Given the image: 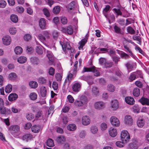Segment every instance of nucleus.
Listing matches in <instances>:
<instances>
[{
    "label": "nucleus",
    "instance_id": "1",
    "mask_svg": "<svg viewBox=\"0 0 149 149\" xmlns=\"http://www.w3.org/2000/svg\"><path fill=\"white\" fill-rule=\"evenodd\" d=\"M8 130L14 137H16L19 135L20 127L17 125H12L9 127Z\"/></svg>",
    "mask_w": 149,
    "mask_h": 149
},
{
    "label": "nucleus",
    "instance_id": "2",
    "mask_svg": "<svg viewBox=\"0 0 149 149\" xmlns=\"http://www.w3.org/2000/svg\"><path fill=\"white\" fill-rule=\"evenodd\" d=\"M120 137L122 141L125 143L128 142L130 139V136L129 133L125 130H123L121 132Z\"/></svg>",
    "mask_w": 149,
    "mask_h": 149
},
{
    "label": "nucleus",
    "instance_id": "3",
    "mask_svg": "<svg viewBox=\"0 0 149 149\" xmlns=\"http://www.w3.org/2000/svg\"><path fill=\"white\" fill-rule=\"evenodd\" d=\"M92 72L94 73V75L95 76L98 77L100 75L99 71L97 70L95 67H93L91 68H87L84 67L82 70V73H84L86 72Z\"/></svg>",
    "mask_w": 149,
    "mask_h": 149
},
{
    "label": "nucleus",
    "instance_id": "4",
    "mask_svg": "<svg viewBox=\"0 0 149 149\" xmlns=\"http://www.w3.org/2000/svg\"><path fill=\"white\" fill-rule=\"evenodd\" d=\"M110 121L113 126L117 127L120 125V122L119 119L115 116H111L110 118Z\"/></svg>",
    "mask_w": 149,
    "mask_h": 149
},
{
    "label": "nucleus",
    "instance_id": "5",
    "mask_svg": "<svg viewBox=\"0 0 149 149\" xmlns=\"http://www.w3.org/2000/svg\"><path fill=\"white\" fill-rule=\"evenodd\" d=\"M34 137V136L32 134L30 133H27L24 134L20 138L22 140L26 142H28L31 140Z\"/></svg>",
    "mask_w": 149,
    "mask_h": 149
},
{
    "label": "nucleus",
    "instance_id": "6",
    "mask_svg": "<svg viewBox=\"0 0 149 149\" xmlns=\"http://www.w3.org/2000/svg\"><path fill=\"white\" fill-rule=\"evenodd\" d=\"M11 37L8 35H6L3 36L2 38V41L4 45H8L11 43Z\"/></svg>",
    "mask_w": 149,
    "mask_h": 149
},
{
    "label": "nucleus",
    "instance_id": "7",
    "mask_svg": "<svg viewBox=\"0 0 149 149\" xmlns=\"http://www.w3.org/2000/svg\"><path fill=\"white\" fill-rule=\"evenodd\" d=\"M81 79L86 81L89 85H91L93 83V78L91 76H83L81 77Z\"/></svg>",
    "mask_w": 149,
    "mask_h": 149
},
{
    "label": "nucleus",
    "instance_id": "8",
    "mask_svg": "<svg viewBox=\"0 0 149 149\" xmlns=\"http://www.w3.org/2000/svg\"><path fill=\"white\" fill-rule=\"evenodd\" d=\"M61 31L65 33H68L70 35H71L73 33V29L72 27L70 26L67 28L62 27Z\"/></svg>",
    "mask_w": 149,
    "mask_h": 149
},
{
    "label": "nucleus",
    "instance_id": "9",
    "mask_svg": "<svg viewBox=\"0 0 149 149\" xmlns=\"http://www.w3.org/2000/svg\"><path fill=\"white\" fill-rule=\"evenodd\" d=\"M80 100L83 106V108H85L87 106L88 101L86 97L85 96H82L81 97Z\"/></svg>",
    "mask_w": 149,
    "mask_h": 149
},
{
    "label": "nucleus",
    "instance_id": "10",
    "mask_svg": "<svg viewBox=\"0 0 149 149\" xmlns=\"http://www.w3.org/2000/svg\"><path fill=\"white\" fill-rule=\"evenodd\" d=\"M119 107V104L118 101L114 100L111 102V108L113 111L117 110Z\"/></svg>",
    "mask_w": 149,
    "mask_h": 149
},
{
    "label": "nucleus",
    "instance_id": "11",
    "mask_svg": "<svg viewBox=\"0 0 149 149\" xmlns=\"http://www.w3.org/2000/svg\"><path fill=\"white\" fill-rule=\"evenodd\" d=\"M81 87V84L80 83L75 82L72 86V90L75 92H77L79 91Z\"/></svg>",
    "mask_w": 149,
    "mask_h": 149
},
{
    "label": "nucleus",
    "instance_id": "12",
    "mask_svg": "<svg viewBox=\"0 0 149 149\" xmlns=\"http://www.w3.org/2000/svg\"><path fill=\"white\" fill-rule=\"evenodd\" d=\"M0 111L1 114L5 115H8L11 113L10 109L6 108L4 106L0 107Z\"/></svg>",
    "mask_w": 149,
    "mask_h": 149
},
{
    "label": "nucleus",
    "instance_id": "13",
    "mask_svg": "<svg viewBox=\"0 0 149 149\" xmlns=\"http://www.w3.org/2000/svg\"><path fill=\"white\" fill-rule=\"evenodd\" d=\"M40 93L42 97H46L47 93V88L44 86H41L40 89Z\"/></svg>",
    "mask_w": 149,
    "mask_h": 149
},
{
    "label": "nucleus",
    "instance_id": "14",
    "mask_svg": "<svg viewBox=\"0 0 149 149\" xmlns=\"http://www.w3.org/2000/svg\"><path fill=\"white\" fill-rule=\"evenodd\" d=\"M109 133L110 136L114 137L117 135V132L116 129L111 127L109 129Z\"/></svg>",
    "mask_w": 149,
    "mask_h": 149
},
{
    "label": "nucleus",
    "instance_id": "15",
    "mask_svg": "<svg viewBox=\"0 0 149 149\" xmlns=\"http://www.w3.org/2000/svg\"><path fill=\"white\" fill-rule=\"evenodd\" d=\"M90 120L88 117L87 116H84L82 118V123L84 125H87L89 124Z\"/></svg>",
    "mask_w": 149,
    "mask_h": 149
},
{
    "label": "nucleus",
    "instance_id": "16",
    "mask_svg": "<svg viewBox=\"0 0 149 149\" xmlns=\"http://www.w3.org/2000/svg\"><path fill=\"white\" fill-rule=\"evenodd\" d=\"M39 24L40 28L41 29H46V22L44 19L42 18L40 19Z\"/></svg>",
    "mask_w": 149,
    "mask_h": 149
},
{
    "label": "nucleus",
    "instance_id": "17",
    "mask_svg": "<svg viewBox=\"0 0 149 149\" xmlns=\"http://www.w3.org/2000/svg\"><path fill=\"white\" fill-rule=\"evenodd\" d=\"M105 104L102 102H96L94 104L95 108L97 109H101L104 108Z\"/></svg>",
    "mask_w": 149,
    "mask_h": 149
},
{
    "label": "nucleus",
    "instance_id": "18",
    "mask_svg": "<svg viewBox=\"0 0 149 149\" xmlns=\"http://www.w3.org/2000/svg\"><path fill=\"white\" fill-rule=\"evenodd\" d=\"M132 123V119L131 117L129 115H126L125 117V123L127 125H131Z\"/></svg>",
    "mask_w": 149,
    "mask_h": 149
},
{
    "label": "nucleus",
    "instance_id": "19",
    "mask_svg": "<svg viewBox=\"0 0 149 149\" xmlns=\"http://www.w3.org/2000/svg\"><path fill=\"white\" fill-rule=\"evenodd\" d=\"M87 38H85L82 39L78 43L79 45L78 47L79 49V50L82 49L83 47L87 42Z\"/></svg>",
    "mask_w": 149,
    "mask_h": 149
},
{
    "label": "nucleus",
    "instance_id": "20",
    "mask_svg": "<svg viewBox=\"0 0 149 149\" xmlns=\"http://www.w3.org/2000/svg\"><path fill=\"white\" fill-rule=\"evenodd\" d=\"M125 100L126 103L130 105H133L135 102L134 99L131 97H125Z\"/></svg>",
    "mask_w": 149,
    "mask_h": 149
},
{
    "label": "nucleus",
    "instance_id": "21",
    "mask_svg": "<svg viewBox=\"0 0 149 149\" xmlns=\"http://www.w3.org/2000/svg\"><path fill=\"white\" fill-rule=\"evenodd\" d=\"M139 101L143 105H149V99L147 98L142 97L139 100Z\"/></svg>",
    "mask_w": 149,
    "mask_h": 149
},
{
    "label": "nucleus",
    "instance_id": "22",
    "mask_svg": "<svg viewBox=\"0 0 149 149\" xmlns=\"http://www.w3.org/2000/svg\"><path fill=\"white\" fill-rule=\"evenodd\" d=\"M118 53L120 54L121 58L126 59L130 57L129 55L123 52L117 50Z\"/></svg>",
    "mask_w": 149,
    "mask_h": 149
},
{
    "label": "nucleus",
    "instance_id": "23",
    "mask_svg": "<svg viewBox=\"0 0 149 149\" xmlns=\"http://www.w3.org/2000/svg\"><path fill=\"white\" fill-rule=\"evenodd\" d=\"M66 139L63 136L61 135L58 136L56 139L57 142L58 143L63 144L65 141Z\"/></svg>",
    "mask_w": 149,
    "mask_h": 149
},
{
    "label": "nucleus",
    "instance_id": "24",
    "mask_svg": "<svg viewBox=\"0 0 149 149\" xmlns=\"http://www.w3.org/2000/svg\"><path fill=\"white\" fill-rule=\"evenodd\" d=\"M18 97L17 95L15 93H11L8 97V100L10 101L15 100Z\"/></svg>",
    "mask_w": 149,
    "mask_h": 149
},
{
    "label": "nucleus",
    "instance_id": "25",
    "mask_svg": "<svg viewBox=\"0 0 149 149\" xmlns=\"http://www.w3.org/2000/svg\"><path fill=\"white\" fill-rule=\"evenodd\" d=\"M73 78V74L70 73H69L65 80L64 84L65 85L67 83L70 84L71 81Z\"/></svg>",
    "mask_w": 149,
    "mask_h": 149
},
{
    "label": "nucleus",
    "instance_id": "26",
    "mask_svg": "<svg viewBox=\"0 0 149 149\" xmlns=\"http://www.w3.org/2000/svg\"><path fill=\"white\" fill-rule=\"evenodd\" d=\"M40 129V127L38 125H34L31 128L32 131L35 133L38 132Z\"/></svg>",
    "mask_w": 149,
    "mask_h": 149
},
{
    "label": "nucleus",
    "instance_id": "27",
    "mask_svg": "<svg viewBox=\"0 0 149 149\" xmlns=\"http://www.w3.org/2000/svg\"><path fill=\"white\" fill-rule=\"evenodd\" d=\"M90 129L91 132L93 134H97L98 130L97 127L95 125L91 126Z\"/></svg>",
    "mask_w": 149,
    "mask_h": 149
},
{
    "label": "nucleus",
    "instance_id": "28",
    "mask_svg": "<svg viewBox=\"0 0 149 149\" xmlns=\"http://www.w3.org/2000/svg\"><path fill=\"white\" fill-rule=\"evenodd\" d=\"M46 54L49 61L53 62L54 60L53 54L51 52L49 51H46Z\"/></svg>",
    "mask_w": 149,
    "mask_h": 149
},
{
    "label": "nucleus",
    "instance_id": "29",
    "mask_svg": "<svg viewBox=\"0 0 149 149\" xmlns=\"http://www.w3.org/2000/svg\"><path fill=\"white\" fill-rule=\"evenodd\" d=\"M76 125L74 124H70L68 125L67 127V129L70 131H74L76 129Z\"/></svg>",
    "mask_w": 149,
    "mask_h": 149
},
{
    "label": "nucleus",
    "instance_id": "30",
    "mask_svg": "<svg viewBox=\"0 0 149 149\" xmlns=\"http://www.w3.org/2000/svg\"><path fill=\"white\" fill-rule=\"evenodd\" d=\"M110 8L109 5L106 6L105 7L103 10V13L106 17L107 18V12L109 10Z\"/></svg>",
    "mask_w": 149,
    "mask_h": 149
},
{
    "label": "nucleus",
    "instance_id": "31",
    "mask_svg": "<svg viewBox=\"0 0 149 149\" xmlns=\"http://www.w3.org/2000/svg\"><path fill=\"white\" fill-rule=\"evenodd\" d=\"M29 85L31 88H35L38 86L37 83L34 81H30L29 83Z\"/></svg>",
    "mask_w": 149,
    "mask_h": 149
},
{
    "label": "nucleus",
    "instance_id": "32",
    "mask_svg": "<svg viewBox=\"0 0 149 149\" xmlns=\"http://www.w3.org/2000/svg\"><path fill=\"white\" fill-rule=\"evenodd\" d=\"M44 116V115H43L42 112L41 111H39L36 113V118L37 119H42L43 118Z\"/></svg>",
    "mask_w": 149,
    "mask_h": 149
},
{
    "label": "nucleus",
    "instance_id": "33",
    "mask_svg": "<svg viewBox=\"0 0 149 149\" xmlns=\"http://www.w3.org/2000/svg\"><path fill=\"white\" fill-rule=\"evenodd\" d=\"M115 86L112 84H108L107 86V89L108 90L111 92H114L115 90Z\"/></svg>",
    "mask_w": 149,
    "mask_h": 149
},
{
    "label": "nucleus",
    "instance_id": "34",
    "mask_svg": "<svg viewBox=\"0 0 149 149\" xmlns=\"http://www.w3.org/2000/svg\"><path fill=\"white\" fill-rule=\"evenodd\" d=\"M22 49L19 46H17L15 47L14 51L16 54H20L22 53Z\"/></svg>",
    "mask_w": 149,
    "mask_h": 149
},
{
    "label": "nucleus",
    "instance_id": "35",
    "mask_svg": "<svg viewBox=\"0 0 149 149\" xmlns=\"http://www.w3.org/2000/svg\"><path fill=\"white\" fill-rule=\"evenodd\" d=\"M26 58L24 56H21L17 59V61L20 63H23L26 61Z\"/></svg>",
    "mask_w": 149,
    "mask_h": 149
},
{
    "label": "nucleus",
    "instance_id": "36",
    "mask_svg": "<svg viewBox=\"0 0 149 149\" xmlns=\"http://www.w3.org/2000/svg\"><path fill=\"white\" fill-rule=\"evenodd\" d=\"M132 39L134 40H137L138 41V43L141 45V38L139 36L136 35L133 36L132 37Z\"/></svg>",
    "mask_w": 149,
    "mask_h": 149
},
{
    "label": "nucleus",
    "instance_id": "37",
    "mask_svg": "<svg viewBox=\"0 0 149 149\" xmlns=\"http://www.w3.org/2000/svg\"><path fill=\"white\" fill-rule=\"evenodd\" d=\"M36 52L38 54H41L43 53V50L42 46L40 45L37 46L36 47Z\"/></svg>",
    "mask_w": 149,
    "mask_h": 149
},
{
    "label": "nucleus",
    "instance_id": "38",
    "mask_svg": "<svg viewBox=\"0 0 149 149\" xmlns=\"http://www.w3.org/2000/svg\"><path fill=\"white\" fill-rule=\"evenodd\" d=\"M12 86L10 84H8L5 88V92L7 93H10L12 90Z\"/></svg>",
    "mask_w": 149,
    "mask_h": 149
},
{
    "label": "nucleus",
    "instance_id": "39",
    "mask_svg": "<svg viewBox=\"0 0 149 149\" xmlns=\"http://www.w3.org/2000/svg\"><path fill=\"white\" fill-rule=\"evenodd\" d=\"M10 19L11 21L14 23H16L18 20L17 16L15 15H11L10 17Z\"/></svg>",
    "mask_w": 149,
    "mask_h": 149
},
{
    "label": "nucleus",
    "instance_id": "40",
    "mask_svg": "<svg viewBox=\"0 0 149 149\" xmlns=\"http://www.w3.org/2000/svg\"><path fill=\"white\" fill-rule=\"evenodd\" d=\"M16 77L17 76L16 74L14 72H12L10 73L8 76L9 79L12 80L15 79Z\"/></svg>",
    "mask_w": 149,
    "mask_h": 149
},
{
    "label": "nucleus",
    "instance_id": "41",
    "mask_svg": "<svg viewBox=\"0 0 149 149\" xmlns=\"http://www.w3.org/2000/svg\"><path fill=\"white\" fill-rule=\"evenodd\" d=\"M47 144L49 147H52L54 146V143L52 139H49L47 140Z\"/></svg>",
    "mask_w": 149,
    "mask_h": 149
},
{
    "label": "nucleus",
    "instance_id": "42",
    "mask_svg": "<svg viewBox=\"0 0 149 149\" xmlns=\"http://www.w3.org/2000/svg\"><path fill=\"white\" fill-rule=\"evenodd\" d=\"M31 61L34 64L37 65L39 63L38 58L36 57H32L31 58Z\"/></svg>",
    "mask_w": 149,
    "mask_h": 149
},
{
    "label": "nucleus",
    "instance_id": "43",
    "mask_svg": "<svg viewBox=\"0 0 149 149\" xmlns=\"http://www.w3.org/2000/svg\"><path fill=\"white\" fill-rule=\"evenodd\" d=\"M127 32L131 34H134L135 33V30L131 26H129L127 28Z\"/></svg>",
    "mask_w": 149,
    "mask_h": 149
},
{
    "label": "nucleus",
    "instance_id": "44",
    "mask_svg": "<svg viewBox=\"0 0 149 149\" xmlns=\"http://www.w3.org/2000/svg\"><path fill=\"white\" fill-rule=\"evenodd\" d=\"M137 124L139 127H142L144 125V121L142 119L139 120L137 121Z\"/></svg>",
    "mask_w": 149,
    "mask_h": 149
},
{
    "label": "nucleus",
    "instance_id": "45",
    "mask_svg": "<svg viewBox=\"0 0 149 149\" xmlns=\"http://www.w3.org/2000/svg\"><path fill=\"white\" fill-rule=\"evenodd\" d=\"M113 65V63L111 62L106 61L103 67L105 68H110Z\"/></svg>",
    "mask_w": 149,
    "mask_h": 149
},
{
    "label": "nucleus",
    "instance_id": "46",
    "mask_svg": "<svg viewBox=\"0 0 149 149\" xmlns=\"http://www.w3.org/2000/svg\"><path fill=\"white\" fill-rule=\"evenodd\" d=\"M140 94V92L139 89L138 88H135L133 91V95L136 97H138Z\"/></svg>",
    "mask_w": 149,
    "mask_h": 149
},
{
    "label": "nucleus",
    "instance_id": "47",
    "mask_svg": "<svg viewBox=\"0 0 149 149\" xmlns=\"http://www.w3.org/2000/svg\"><path fill=\"white\" fill-rule=\"evenodd\" d=\"M29 97L31 100H34L37 99V95L36 93H32L30 94Z\"/></svg>",
    "mask_w": 149,
    "mask_h": 149
},
{
    "label": "nucleus",
    "instance_id": "48",
    "mask_svg": "<svg viewBox=\"0 0 149 149\" xmlns=\"http://www.w3.org/2000/svg\"><path fill=\"white\" fill-rule=\"evenodd\" d=\"M92 92L93 94L95 96L98 95L99 93L98 90L96 87H94L92 88Z\"/></svg>",
    "mask_w": 149,
    "mask_h": 149
},
{
    "label": "nucleus",
    "instance_id": "49",
    "mask_svg": "<svg viewBox=\"0 0 149 149\" xmlns=\"http://www.w3.org/2000/svg\"><path fill=\"white\" fill-rule=\"evenodd\" d=\"M38 38L43 43L45 42L46 41V38L42 35V34H39L38 35Z\"/></svg>",
    "mask_w": 149,
    "mask_h": 149
},
{
    "label": "nucleus",
    "instance_id": "50",
    "mask_svg": "<svg viewBox=\"0 0 149 149\" xmlns=\"http://www.w3.org/2000/svg\"><path fill=\"white\" fill-rule=\"evenodd\" d=\"M60 11V8L58 6L55 7L53 9V12L55 14H58Z\"/></svg>",
    "mask_w": 149,
    "mask_h": 149
},
{
    "label": "nucleus",
    "instance_id": "51",
    "mask_svg": "<svg viewBox=\"0 0 149 149\" xmlns=\"http://www.w3.org/2000/svg\"><path fill=\"white\" fill-rule=\"evenodd\" d=\"M17 12L19 13H22L24 11V8L21 6H18L16 8Z\"/></svg>",
    "mask_w": 149,
    "mask_h": 149
},
{
    "label": "nucleus",
    "instance_id": "52",
    "mask_svg": "<svg viewBox=\"0 0 149 149\" xmlns=\"http://www.w3.org/2000/svg\"><path fill=\"white\" fill-rule=\"evenodd\" d=\"M43 11L45 15L47 17H49L50 16L49 10L47 8H44L43 10Z\"/></svg>",
    "mask_w": 149,
    "mask_h": 149
},
{
    "label": "nucleus",
    "instance_id": "53",
    "mask_svg": "<svg viewBox=\"0 0 149 149\" xmlns=\"http://www.w3.org/2000/svg\"><path fill=\"white\" fill-rule=\"evenodd\" d=\"M132 111L135 113H138L140 111V109L139 106L137 105H135L132 107Z\"/></svg>",
    "mask_w": 149,
    "mask_h": 149
},
{
    "label": "nucleus",
    "instance_id": "54",
    "mask_svg": "<svg viewBox=\"0 0 149 149\" xmlns=\"http://www.w3.org/2000/svg\"><path fill=\"white\" fill-rule=\"evenodd\" d=\"M108 49L105 48H99L97 49V51L99 53H103L107 52Z\"/></svg>",
    "mask_w": 149,
    "mask_h": 149
},
{
    "label": "nucleus",
    "instance_id": "55",
    "mask_svg": "<svg viewBox=\"0 0 149 149\" xmlns=\"http://www.w3.org/2000/svg\"><path fill=\"white\" fill-rule=\"evenodd\" d=\"M63 45L64 46V51L66 49L68 50H70L71 46L69 42H66L65 43H64Z\"/></svg>",
    "mask_w": 149,
    "mask_h": 149
},
{
    "label": "nucleus",
    "instance_id": "56",
    "mask_svg": "<svg viewBox=\"0 0 149 149\" xmlns=\"http://www.w3.org/2000/svg\"><path fill=\"white\" fill-rule=\"evenodd\" d=\"M112 59L116 64H118V62L120 61V58L116 56H112Z\"/></svg>",
    "mask_w": 149,
    "mask_h": 149
},
{
    "label": "nucleus",
    "instance_id": "57",
    "mask_svg": "<svg viewBox=\"0 0 149 149\" xmlns=\"http://www.w3.org/2000/svg\"><path fill=\"white\" fill-rule=\"evenodd\" d=\"M124 47L125 49L129 53H130V55L132 57L134 58L135 56L133 54L129 47L127 45H124Z\"/></svg>",
    "mask_w": 149,
    "mask_h": 149
},
{
    "label": "nucleus",
    "instance_id": "58",
    "mask_svg": "<svg viewBox=\"0 0 149 149\" xmlns=\"http://www.w3.org/2000/svg\"><path fill=\"white\" fill-rule=\"evenodd\" d=\"M42 35L45 37L46 39H49L50 38L49 33L47 31H44L42 32Z\"/></svg>",
    "mask_w": 149,
    "mask_h": 149
},
{
    "label": "nucleus",
    "instance_id": "59",
    "mask_svg": "<svg viewBox=\"0 0 149 149\" xmlns=\"http://www.w3.org/2000/svg\"><path fill=\"white\" fill-rule=\"evenodd\" d=\"M134 73L136 78L139 77L141 78L142 77V73L140 71H138L134 72Z\"/></svg>",
    "mask_w": 149,
    "mask_h": 149
},
{
    "label": "nucleus",
    "instance_id": "60",
    "mask_svg": "<svg viewBox=\"0 0 149 149\" xmlns=\"http://www.w3.org/2000/svg\"><path fill=\"white\" fill-rule=\"evenodd\" d=\"M10 33L12 35L15 34L16 32V30L15 28L13 27H11L9 29Z\"/></svg>",
    "mask_w": 149,
    "mask_h": 149
},
{
    "label": "nucleus",
    "instance_id": "61",
    "mask_svg": "<svg viewBox=\"0 0 149 149\" xmlns=\"http://www.w3.org/2000/svg\"><path fill=\"white\" fill-rule=\"evenodd\" d=\"M55 78L56 80L59 82L61 80L62 76L60 74L57 73L55 74Z\"/></svg>",
    "mask_w": 149,
    "mask_h": 149
},
{
    "label": "nucleus",
    "instance_id": "62",
    "mask_svg": "<svg viewBox=\"0 0 149 149\" xmlns=\"http://www.w3.org/2000/svg\"><path fill=\"white\" fill-rule=\"evenodd\" d=\"M114 29L115 32L117 33H121V30L120 28L116 25H115L114 27Z\"/></svg>",
    "mask_w": 149,
    "mask_h": 149
},
{
    "label": "nucleus",
    "instance_id": "63",
    "mask_svg": "<svg viewBox=\"0 0 149 149\" xmlns=\"http://www.w3.org/2000/svg\"><path fill=\"white\" fill-rule=\"evenodd\" d=\"M59 36L58 32L56 31H54L52 33V36L53 38L55 39L56 40Z\"/></svg>",
    "mask_w": 149,
    "mask_h": 149
},
{
    "label": "nucleus",
    "instance_id": "64",
    "mask_svg": "<svg viewBox=\"0 0 149 149\" xmlns=\"http://www.w3.org/2000/svg\"><path fill=\"white\" fill-rule=\"evenodd\" d=\"M107 18L108 19L109 22L110 24L111 22L114 21L115 19V16L113 14L111 15L109 17H107Z\"/></svg>",
    "mask_w": 149,
    "mask_h": 149
}]
</instances>
